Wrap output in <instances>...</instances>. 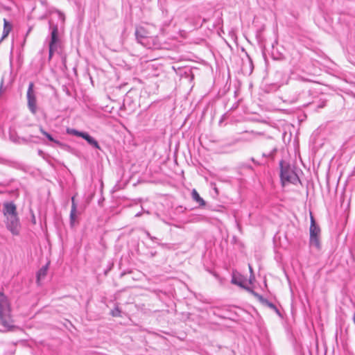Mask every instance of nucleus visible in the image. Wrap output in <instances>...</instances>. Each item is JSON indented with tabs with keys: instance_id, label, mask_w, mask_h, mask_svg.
Listing matches in <instances>:
<instances>
[{
	"instance_id": "1",
	"label": "nucleus",
	"mask_w": 355,
	"mask_h": 355,
	"mask_svg": "<svg viewBox=\"0 0 355 355\" xmlns=\"http://www.w3.org/2000/svg\"><path fill=\"white\" fill-rule=\"evenodd\" d=\"M3 214L5 217L6 227L14 236L19 234L21 225L17 216L16 205L12 202L3 205Z\"/></svg>"
},
{
	"instance_id": "2",
	"label": "nucleus",
	"mask_w": 355,
	"mask_h": 355,
	"mask_svg": "<svg viewBox=\"0 0 355 355\" xmlns=\"http://www.w3.org/2000/svg\"><path fill=\"white\" fill-rule=\"evenodd\" d=\"M0 324L6 330H10L14 327L10 301L1 291H0Z\"/></svg>"
},
{
	"instance_id": "3",
	"label": "nucleus",
	"mask_w": 355,
	"mask_h": 355,
	"mask_svg": "<svg viewBox=\"0 0 355 355\" xmlns=\"http://www.w3.org/2000/svg\"><path fill=\"white\" fill-rule=\"evenodd\" d=\"M281 166V180L282 184H284L286 182L295 184L299 181V178L295 172L291 168V167L286 164H284V162H280Z\"/></svg>"
},
{
	"instance_id": "4",
	"label": "nucleus",
	"mask_w": 355,
	"mask_h": 355,
	"mask_svg": "<svg viewBox=\"0 0 355 355\" xmlns=\"http://www.w3.org/2000/svg\"><path fill=\"white\" fill-rule=\"evenodd\" d=\"M310 239L309 243L311 245L315 246L317 249L320 248V243L319 236L320 234V228L316 224L313 216L311 214V225L309 228Z\"/></svg>"
},
{
	"instance_id": "5",
	"label": "nucleus",
	"mask_w": 355,
	"mask_h": 355,
	"mask_svg": "<svg viewBox=\"0 0 355 355\" xmlns=\"http://www.w3.org/2000/svg\"><path fill=\"white\" fill-rule=\"evenodd\" d=\"M67 132L69 135H74L76 137H82L83 139H85L87 142L94 147L96 149H100V146L98 143V141L92 136H90L87 132H80L76 129L73 128H67Z\"/></svg>"
},
{
	"instance_id": "6",
	"label": "nucleus",
	"mask_w": 355,
	"mask_h": 355,
	"mask_svg": "<svg viewBox=\"0 0 355 355\" xmlns=\"http://www.w3.org/2000/svg\"><path fill=\"white\" fill-rule=\"evenodd\" d=\"M34 84L33 82L29 83L27 90V101L28 107L31 112L33 114L37 112L36 96L33 91Z\"/></svg>"
},
{
	"instance_id": "7",
	"label": "nucleus",
	"mask_w": 355,
	"mask_h": 355,
	"mask_svg": "<svg viewBox=\"0 0 355 355\" xmlns=\"http://www.w3.org/2000/svg\"><path fill=\"white\" fill-rule=\"evenodd\" d=\"M135 36L137 42L141 44L149 49L152 47L149 44V40L150 38L148 36V33L144 28H137L135 31Z\"/></svg>"
},
{
	"instance_id": "8",
	"label": "nucleus",
	"mask_w": 355,
	"mask_h": 355,
	"mask_svg": "<svg viewBox=\"0 0 355 355\" xmlns=\"http://www.w3.org/2000/svg\"><path fill=\"white\" fill-rule=\"evenodd\" d=\"M58 26H55L53 28L51 34V41L49 43V58L51 59L53 53L58 49Z\"/></svg>"
},
{
	"instance_id": "9",
	"label": "nucleus",
	"mask_w": 355,
	"mask_h": 355,
	"mask_svg": "<svg viewBox=\"0 0 355 355\" xmlns=\"http://www.w3.org/2000/svg\"><path fill=\"white\" fill-rule=\"evenodd\" d=\"M78 216V211H77V205L75 202V197L73 196L71 198V209L70 211V225L71 226H73L75 225L76 218Z\"/></svg>"
},
{
	"instance_id": "10",
	"label": "nucleus",
	"mask_w": 355,
	"mask_h": 355,
	"mask_svg": "<svg viewBox=\"0 0 355 355\" xmlns=\"http://www.w3.org/2000/svg\"><path fill=\"white\" fill-rule=\"evenodd\" d=\"M12 30V25L6 19H3V31L0 42L8 37Z\"/></svg>"
},
{
	"instance_id": "11",
	"label": "nucleus",
	"mask_w": 355,
	"mask_h": 355,
	"mask_svg": "<svg viewBox=\"0 0 355 355\" xmlns=\"http://www.w3.org/2000/svg\"><path fill=\"white\" fill-rule=\"evenodd\" d=\"M192 198L197 202L200 206L205 205V200L200 196L199 193L196 189H193L191 191Z\"/></svg>"
},
{
	"instance_id": "12",
	"label": "nucleus",
	"mask_w": 355,
	"mask_h": 355,
	"mask_svg": "<svg viewBox=\"0 0 355 355\" xmlns=\"http://www.w3.org/2000/svg\"><path fill=\"white\" fill-rule=\"evenodd\" d=\"M48 266H43L37 273V281L39 283L41 279H44L47 274Z\"/></svg>"
},
{
	"instance_id": "13",
	"label": "nucleus",
	"mask_w": 355,
	"mask_h": 355,
	"mask_svg": "<svg viewBox=\"0 0 355 355\" xmlns=\"http://www.w3.org/2000/svg\"><path fill=\"white\" fill-rule=\"evenodd\" d=\"M261 304L274 310L277 314H279V311L277 306L273 303L269 302L268 300L264 299Z\"/></svg>"
},
{
	"instance_id": "14",
	"label": "nucleus",
	"mask_w": 355,
	"mask_h": 355,
	"mask_svg": "<svg viewBox=\"0 0 355 355\" xmlns=\"http://www.w3.org/2000/svg\"><path fill=\"white\" fill-rule=\"evenodd\" d=\"M40 130L42 133V135H44L49 141H53V142H54L55 144H60V142L54 139L52 137V136L49 133L46 132L42 127H40Z\"/></svg>"
},
{
	"instance_id": "15",
	"label": "nucleus",
	"mask_w": 355,
	"mask_h": 355,
	"mask_svg": "<svg viewBox=\"0 0 355 355\" xmlns=\"http://www.w3.org/2000/svg\"><path fill=\"white\" fill-rule=\"evenodd\" d=\"M247 290L250 293H252V295H253L258 300L259 302H260L261 303L263 301V300L265 298H263V297L261 295H259V293H256L255 291H252V289L248 288Z\"/></svg>"
},
{
	"instance_id": "16",
	"label": "nucleus",
	"mask_w": 355,
	"mask_h": 355,
	"mask_svg": "<svg viewBox=\"0 0 355 355\" xmlns=\"http://www.w3.org/2000/svg\"><path fill=\"white\" fill-rule=\"evenodd\" d=\"M232 283L234 284L238 285V286H239L241 287H244V286L243 284V282L241 280L239 279L236 277H232Z\"/></svg>"
},
{
	"instance_id": "17",
	"label": "nucleus",
	"mask_w": 355,
	"mask_h": 355,
	"mask_svg": "<svg viewBox=\"0 0 355 355\" xmlns=\"http://www.w3.org/2000/svg\"><path fill=\"white\" fill-rule=\"evenodd\" d=\"M121 311L118 307H116L114 309L112 310L111 315L114 317H119L120 316Z\"/></svg>"
},
{
	"instance_id": "18",
	"label": "nucleus",
	"mask_w": 355,
	"mask_h": 355,
	"mask_svg": "<svg viewBox=\"0 0 355 355\" xmlns=\"http://www.w3.org/2000/svg\"><path fill=\"white\" fill-rule=\"evenodd\" d=\"M142 215V213L141 212H138L135 214V217H140Z\"/></svg>"
},
{
	"instance_id": "19",
	"label": "nucleus",
	"mask_w": 355,
	"mask_h": 355,
	"mask_svg": "<svg viewBox=\"0 0 355 355\" xmlns=\"http://www.w3.org/2000/svg\"><path fill=\"white\" fill-rule=\"evenodd\" d=\"M249 269H250V272L252 273L253 271H252V268L250 265H249Z\"/></svg>"
},
{
	"instance_id": "20",
	"label": "nucleus",
	"mask_w": 355,
	"mask_h": 355,
	"mask_svg": "<svg viewBox=\"0 0 355 355\" xmlns=\"http://www.w3.org/2000/svg\"><path fill=\"white\" fill-rule=\"evenodd\" d=\"M324 106V104H322V105H320L318 106V107H320V108H322Z\"/></svg>"
},
{
	"instance_id": "21",
	"label": "nucleus",
	"mask_w": 355,
	"mask_h": 355,
	"mask_svg": "<svg viewBox=\"0 0 355 355\" xmlns=\"http://www.w3.org/2000/svg\"><path fill=\"white\" fill-rule=\"evenodd\" d=\"M144 212H145V213H146V214H150V212H149L148 211H144Z\"/></svg>"
}]
</instances>
